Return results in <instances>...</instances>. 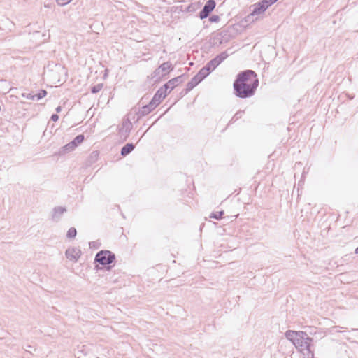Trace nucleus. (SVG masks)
I'll return each mask as SVG.
<instances>
[{
    "instance_id": "obj_30",
    "label": "nucleus",
    "mask_w": 358,
    "mask_h": 358,
    "mask_svg": "<svg viewBox=\"0 0 358 358\" xmlns=\"http://www.w3.org/2000/svg\"><path fill=\"white\" fill-rule=\"evenodd\" d=\"M58 119H59V115L57 114H52L51 115L50 120H52L53 122L57 121Z\"/></svg>"
},
{
    "instance_id": "obj_10",
    "label": "nucleus",
    "mask_w": 358,
    "mask_h": 358,
    "mask_svg": "<svg viewBox=\"0 0 358 358\" xmlns=\"http://www.w3.org/2000/svg\"><path fill=\"white\" fill-rule=\"evenodd\" d=\"M66 257L71 261L77 262L81 255V251L79 249L72 248H68L66 250Z\"/></svg>"
},
{
    "instance_id": "obj_29",
    "label": "nucleus",
    "mask_w": 358,
    "mask_h": 358,
    "mask_svg": "<svg viewBox=\"0 0 358 358\" xmlns=\"http://www.w3.org/2000/svg\"><path fill=\"white\" fill-rule=\"evenodd\" d=\"M72 0H56L57 3L59 6H65L70 3Z\"/></svg>"
},
{
    "instance_id": "obj_4",
    "label": "nucleus",
    "mask_w": 358,
    "mask_h": 358,
    "mask_svg": "<svg viewBox=\"0 0 358 358\" xmlns=\"http://www.w3.org/2000/svg\"><path fill=\"white\" fill-rule=\"evenodd\" d=\"M252 8V12L242 20L243 23L245 22L248 24L254 22V16L264 13L269 8V6L265 0H261L259 2L252 5L250 6V8Z\"/></svg>"
},
{
    "instance_id": "obj_23",
    "label": "nucleus",
    "mask_w": 358,
    "mask_h": 358,
    "mask_svg": "<svg viewBox=\"0 0 358 358\" xmlns=\"http://www.w3.org/2000/svg\"><path fill=\"white\" fill-rule=\"evenodd\" d=\"M223 215H224V211L223 210H220V211H218V212H213L210 215V217L215 219L217 220H220L222 217Z\"/></svg>"
},
{
    "instance_id": "obj_11",
    "label": "nucleus",
    "mask_w": 358,
    "mask_h": 358,
    "mask_svg": "<svg viewBox=\"0 0 358 358\" xmlns=\"http://www.w3.org/2000/svg\"><path fill=\"white\" fill-rule=\"evenodd\" d=\"M66 212V208L65 207L62 206H57L55 207L52 210V215H51V219L54 222H58L62 215Z\"/></svg>"
},
{
    "instance_id": "obj_19",
    "label": "nucleus",
    "mask_w": 358,
    "mask_h": 358,
    "mask_svg": "<svg viewBox=\"0 0 358 358\" xmlns=\"http://www.w3.org/2000/svg\"><path fill=\"white\" fill-rule=\"evenodd\" d=\"M201 83L198 78L194 76L190 81H189L186 85V92H190L192 89H194L197 85Z\"/></svg>"
},
{
    "instance_id": "obj_15",
    "label": "nucleus",
    "mask_w": 358,
    "mask_h": 358,
    "mask_svg": "<svg viewBox=\"0 0 358 358\" xmlns=\"http://www.w3.org/2000/svg\"><path fill=\"white\" fill-rule=\"evenodd\" d=\"M162 71V76H165L168 74L169 71L173 70V66L172 65V63L171 62H166L162 64L159 66Z\"/></svg>"
},
{
    "instance_id": "obj_22",
    "label": "nucleus",
    "mask_w": 358,
    "mask_h": 358,
    "mask_svg": "<svg viewBox=\"0 0 358 358\" xmlns=\"http://www.w3.org/2000/svg\"><path fill=\"white\" fill-rule=\"evenodd\" d=\"M77 230L75 227H71L66 234V237L68 238H74L76 236Z\"/></svg>"
},
{
    "instance_id": "obj_18",
    "label": "nucleus",
    "mask_w": 358,
    "mask_h": 358,
    "mask_svg": "<svg viewBox=\"0 0 358 358\" xmlns=\"http://www.w3.org/2000/svg\"><path fill=\"white\" fill-rule=\"evenodd\" d=\"M165 95H162V92H156L154 94L152 99H151V101L156 104V106H159L160 103L165 99Z\"/></svg>"
},
{
    "instance_id": "obj_32",
    "label": "nucleus",
    "mask_w": 358,
    "mask_h": 358,
    "mask_svg": "<svg viewBox=\"0 0 358 358\" xmlns=\"http://www.w3.org/2000/svg\"><path fill=\"white\" fill-rule=\"evenodd\" d=\"M189 92H186V87L185 89H183L182 90V92H180V95L181 96H183L185 95H186Z\"/></svg>"
},
{
    "instance_id": "obj_17",
    "label": "nucleus",
    "mask_w": 358,
    "mask_h": 358,
    "mask_svg": "<svg viewBox=\"0 0 358 358\" xmlns=\"http://www.w3.org/2000/svg\"><path fill=\"white\" fill-rule=\"evenodd\" d=\"M211 72L204 66L195 75L201 82L204 80Z\"/></svg>"
},
{
    "instance_id": "obj_36",
    "label": "nucleus",
    "mask_w": 358,
    "mask_h": 358,
    "mask_svg": "<svg viewBox=\"0 0 358 358\" xmlns=\"http://www.w3.org/2000/svg\"><path fill=\"white\" fill-rule=\"evenodd\" d=\"M355 252L356 254H358V247L355 249Z\"/></svg>"
},
{
    "instance_id": "obj_16",
    "label": "nucleus",
    "mask_w": 358,
    "mask_h": 358,
    "mask_svg": "<svg viewBox=\"0 0 358 358\" xmlns=\"http://www.w3.org/2000/svg\"><path fill=\"white\" fill-rule=\"evenodd\" d=\"M135 148V145L132 143H128L124 145L120 151L122 156L125 157L131 153Z\"/></svg>"
},
{
    "instance_id": "obj_31",
    "label": "nucleus",
    "mask_w": 358,
    "mask_h": 358,
    "mask_svg": "<svg viewBox=\"0 0 358 358\" xmlns=\"http://www.w3.org/2000/svg\"><path fill=\"white\" fill-rule=\"evenodd\" d=\"M266 3L270 7L271 5L274 4L275 2H277L278 0H265Z\"/></svg>"
},
{
    "instance_id": "obj_14",
    "label": "nucleus",
    "mask_w": 358,
    "mask_h": 358,
    "mask_svg": "<svg viewBox=\"0 0 358 358\" xmlns=\"http://www.w3.org/2000/svg\"><path fill=\"white\" fill-rule=\"evenodd\" d=\"M75 150V148L71 145V143L69 142L66 144L64 146L60 148L58 152H56L54 155L63 156L67 153H69Z\"/></svg>"
},
{
    "instance_id": "obj_28",
    "label": "nucleus",
    "mask_w": 358,
    "mask_h": 358,
    "mask_svg": "<svg viewBox=\"0 0 358 358\" xmlns=\"http://www.w3.org/2000/svg\"><path fill=\"white\" fill-rule=\"evenodd\" d=\"M220 16L219 15H211L208 20L210 22H218L220 21Z\"/></svg>"
},
{
    "instance_id": "obj_24",
    "label": "nucleus",
    "mask_w": 358,
    "mask_h": 358,
    "mask_svg": "<svg viewBox=\"0 0 358 358\" xmlns=\"http://www.w3.org/2000/svg\"><path fill=\"white\" fill-rule=\"evenodd\" d=\"M103 83H99L96 85H94L91 87V92L92 94H96L99 92L101 89L103 88Z\"/></svg>"
},
{
    "instance_id": "obj_27",
    "label": "nucleus",
    "mask_w": 358,
    "mask_h": 358,
    "mask_svg": "<svg viewBox=\"0 0 358 358\" xmlns=\"http://www.w3.org/2000/svg\"><path fill=\"white\" fill-rule=\"evenodd\" d=\"M244 113V110H238L236 113V114L233 116L231 121L235 122L237 120L240 119L242 117V115Z\"/></svg>"
},
{
    "instance_id": "obj_35",
    "label": "nucleus",
    "mask_w": 358,
    "mask_h": 358,
    "mask_svg": "<svg viewBox=\"0 0 358 358\" xmlns=\"http://www.w3.org/2000/svg\"><path fill=\"white\" fill-rule=\"evenodd\" d=\"M92 155H94L95 157H96V156H98V152H93Z\"/></svg>"
},
{
    "instance_id": "obj_13",
    "label": "nucleus",
    "mask_w": 358,
    "mask_h": 358,
    "mask_svg": "<svg viewBox=\"0 0 358 358\" xmlns=\"http://www.w3.org/2000/svg\"><path fill=\"white\" fill-rule=\"evenodd\" d=\"M23 96L26 97L27 99L33 100V101H38L43 97L45 96V90H41L40 92L34 94L33 92L25 94L24 93Z\"/></svg>"
},
{
    "instance_id": "obj_34",
    "label": "nucleus",
    "mask_w": 358,
    "mask_h": 358,
    "mask_svg": "<svg viewBox=\"0 0 358 358\" xmlns=\"http://www.w3.org/2000/svg\"><path fill=\"white\" fill-rule=\"evenodd\" d=\"M95 243H96V242H94V241H92V242H90V243H89V245H90V247H92V245H93V246H95Z\"/></svg>"
},
{
    "instance_id": "obj_1",
    "label": "nucleus",
    "mask_w": 358,
    "mask_h": 358,
    "mask_svg": "<svg viewBox=\"0 0 358 358\" xmlns=\"http://www.w3.org/2000/svg\"><path fill=\"white\" fill-rule=\"evenodd\" d=\"M257 73L250 69L238 73L233 83L234 94L240 99L252 97L259 86Z\"/></svg>"
},
{
    "instance_id": "obj_26",
    "label": "nucleus",
    "mask_w": 358,
    "mask_h": 358,
    "mask_svg": "<svg viewBox=\"0 0 358 358\" xmlns=\"http://www.w3.org/2000/svg\"><path fill=\"white\" fill-rule=\"evenodd\" d=\"M156 77H158V78L159 79L162 76V71H161V69L159 67H158L157 69H156L153 73H152V78H155Z\"/></svg>"
},
{
    "instance_id": "obj_21",
    "label": "nucleus",
    "mask_w": 358,
    "mask_h": 358,
    "mask_svg": "<svg viewBox=\"0 0 358 358\" xmlns=\"http://www.w3.org/2000/svg\"><path fill=\"white\" fill-rule=\"evenodd\" d=\"M85 140V136L83 134H78L76 136L70 143L71 145L75 148H77L80 143H82Z\"/></svg>"
},
{
    "instance_id": "obj_33",
    "label": "nucleus",
    "mask_w": 358,
    "mask_h": 358,
    "mask_svg": "<svg viewBox=\"0 0 358 358\" xmlns=\"http://www.w3.org/2000/svg\"><path fill=\"white\" fill-rule=\"evenodd\" d=\"M55 110H56L57 113H59L62 110V107L61 106H57Z\"/></svg>"
},
{
    "instance_id": "obj_2",
    "label": "nucleus",
    "mask_w": 358,
    "mask_h": 358,
    "mask_svg": "<svg viewBox=\"0 0 358 358\" xmlns=\"http://www.w3.org/2000/svg\"><path fill=\"white\" fill-rule=\"evenodd\" d=\"M46 67L48 69L46 76L52 84L60 83L66 75L65 68L60 64L49 62Z\"/></svg>"
},
{
    "instance_id": "obj_6",
    "label": "nucleus",
    "mask_w": 358,
    "mask_h": 358,
    "mask_svg": "<svg viewBox=\"0 0 358 358\" xmlns=\"http://www.w3.org/2000/svg\"><path fill=\"white\" fill-rule=\"evenodd\" d=\"M228 57L226 52H222L217 55L215 57L210 60L205 66L212 72L217 66H218Z\"/></svg>"
},
{
    "instance_id": "obj_8",
    "label": "nucleus",
    "mask_w": 358,
    "mask_h": 358,
    "mask_svg": "<svg viewBox=\"0 0 358 358\" xmlns=\"http://www.w3.org/2000/svg\"><path fill=\"white\" fill-rule=\"evenodd\" d=\"M216 3L215 0H208L199 13L200 19L203 20L209 16L211 12L215 8Z\"/></svg>"
},
{
    "instance_id": "obj_12",
    "label": "nucleus",
    "mask_w": 358,
    "mask_h": 358,
    "mask_svg": "<svg viewBox=\"0 0 358 358\" xmlns=\"http://www.w3.org/2000/svg\"><path fill=\"white\" fill-rule=\"evenodd\" d=\"M156 104H154L151 101L144 106L141 107L139 110L140 116H145L152 112L155 108Z\"/></svg>"
},
{
    "instance_id": "obj_20",
    "label": "nucleus",
    "mask_w": 358,
    "mask_h": 358,
    "mask_svg": "<svg viewBox=\"0 0 358 358\" xmlns=\"http://www.w3.org/2000/svg\"><path fill=\"white\" fill-rule=\"evenodd\" d=\"M299 331H292V330H287L285 333V336L287 339L290 341L292 343H294V340H296L298 337Z\"/></svg>"
},
{
    "instance_id": "obj_9",
    "label": "nucleus",
    "mask_w": 358,
    "mask_h": 358,
    "mask_svg": "<svg viewBox=\"0 0 358 358\" xmlns=\"http://www.w3.org/2000/svg\"><path fill=\"white\" fill-rule=\"evenodd\" d=\"M184 77L185 74L172 78L166 83L165 84L168 87L169 92H171L176 87L183 83L185 80Z\"/></svg>"
},
{
    "instance_id": "obj_25",
    "label": "nucleus",
    "mask_w": 358,
    "mask_h": 358,
    "mask_svg": "<svg viewBox=\"0 0 358 358\" xmlns=\"http://www.w3.org/2000/svg\"><path fill=\"white\" fill-rule=\"evenodd\" d=\"M162 92V95L164 94L165 95V97L167 96V94L169 93V90H168V87L166 86V84H164L163 86H162L161 87L159 88V90H157V92Z\"/></svg>"
},
{
    "instance_id": "obj_7",
    "label": "nucleus",
    "mask_w": 358,
    "mask_h": 358,
    "mask_svg": "<svg viewBox=\"0 0 358 358\" xmlns=\"http://www.w3.org/2000/svg\"><path fill=\"white\" fill-rule=\"evenodd\" d=\"M132 129V123L129 118L124 119L122 122L121 127L118 129V133L124 141L128 138L129 133Z\"/></svg>"
},
{
    "instance_id": "obj_5",
    "label": "nucleus",
    "mask_w": 358,
    "mask_h": 358,
    "mask_svg": "<svg viewBox=\"0 0 358 358\" xmlns=\"http://www.w3.org/2000/svg\"><path fill=\"white\" fill-rule=\"evenodd\" d=\"M313 338L309 337L306 332L299 331L298 337L294 340L293 343L296 348L300 347L303 350H306L309 352H311V342Z\"/></svg>"
},
{
    "instance_id": "obj_3",
    "label": "nucleus",
    "mask_w": 358,
    "mask_h": 358,
    "mask_svg": "<svg viewBox=\"0 0 358 358\" xmlns=\"http://www.w3.org/2000/svg\"><path fill=\"white\" fill-rule=\"evenodd\" d=\"M115 261V254L108 250H102L98 252L94 258V262H97L101 266L106 268L107 270H110V264Z\"/></svg>"
}]
</instances>
